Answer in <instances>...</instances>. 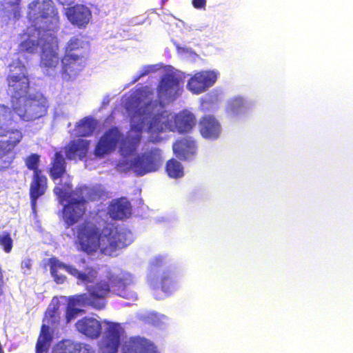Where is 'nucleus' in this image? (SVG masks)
<instances>
[{
    "mask_svg": "<svg viewBox=\"0 0 353 353\" xmlns=\"http://www.w3.org/2000/svg\"><path fill=\"white\" fill-rule=\"evenodd\" d=\"M74 244L79 251L92 254L98 250L112 256L132 242L130 232L119 229L112 223L97 218L85 220L76 227Z\"/></svg>",
    "mask_w": 353,
    "mask_h": 353,
    "instance_id": "f257e3e1",
    "label": "nucleus"
},
{
    "mask_svg": "<svg viewBox=\"0 0 353 353\" xmlns=\"http://www.w3.org/2000/svg\"><path fill=\"white\" fill-rule=\"evenodd\" d=\"M27 18L31 26L19 35L18 52L32 54L41 48L48 32L59 28L60 15L52 0H33L28 6Z\"/></svg>",
    "mask_w": 353,
    "mask_h": 353,
    "instance_id": "f03ea898",
    "label": "nucleus"
},
{
    "mask_svg": "<svg viewBox=\"0 0 353 353\" xmlns=\"http://www.w3.org/2000/svg\"><path fill=\"white\" fill-rule=\"evenodd\" d=\"M124 285V281L117 276H111L108 281L101 280L94 285L87 288V292L73 295L69 297V303L65 309V323L77 317L81 309L75 307H91L97 310H102L107 305V297L111 292V288Z\"/></svg>",
    "mask_w": 353,
    "mask_h": 353,
    "instance_id": "7ed1b4c3",
    "label": "nucleus"
},
{
    "mask_svg": "<svg viewBox=\"0 0 353 353\" xmlns=\"http://www.w3.org/2000/svg\"><path fill=\"white\" fill-rule=\"evenodd\" d=\"M101 196V191L84 186L70 192L68 202L63 208V219L66 228L74 225L86 212L88 201H97Z\"/></svg>",
    "mask_w": 353,
    "mask_h": 353,
    "instance_id": "20e7f679",
    "label": "nucleus"
},
{
    "mask_svg": "<svg viewBox=\"0 0 353 353\" xmlns=\"http://www.w3.org/2000/svg\"><path fill=\"white\" fill-rule=\"evenodd\" d=\"M7 83L12 108L17 112L21 108L30 89L28 71L26 65L21 62L11 63Z\"/></svg>",
    "mask_w": 353,
    "mask_h": 353,
    "instance_id": "39448f33",
    "label": "nucleus"
},
{
    "mask_svg": "<svg viewBox=\"0 0 353 353\" xmlns=\"http://www.w3.org/2000/svg\"><path fill=\"white\" fill-rule=\"evenodd\" d=\"M17 123L14 112L12 110L10 124H8L3 132H0V136L8 137L6 140L0 141V170L8 167L11 162L9 154L22 141L23 132L14 128Z\"/></svg>",
    "mask_w": 353,
    "mask_h": 353,
    "instance_id": "423d86ee",
    "label": "nucleus"
},
{
    "mask_svg": "<svg viewBox=\"0 0 353 353\" xmlns=\"http://www.w3.org/2000/svg\"><path fill=\"white\" fill-rule=\"evenodd\" d=\"M163 163L162 151L158 148L147 149L131 160L130 168L138 176L156 172Z\"/></svg>",
    "mask_w": 353,
    "mask_h": 353,
    "instance_id": "0eeeda50",
    "label": "nucleus"
},
{
    "mask_svg": "<svg viewBox=\"0 0 353 353\" xmlns=\"http://www.w3.org/2000/svg\"><path fill=\"white\" fill-rule=\"evenodd\" d=\"M47 100L42 95H28L22 103L21 108L16 112L23 121H30L46 115Z\"/></svg>",
    "mask_w": 353,
    "mask_h": 353,
    "instance_id": "6e6552de",
    "label": "nucleus"
},
{
    "mask_svg": "<svg viewBox=\"0 0 353 353\" xmlns=\"http://www.w3.org/2000/svg\"><path fill=\"white\" fill-rule=\"evenodd\" d=\"M165 264V260L163 256H157L152 259L150 263V271L153 274L152 285L166 293L172 292L176 289V281L174 279L171 270H166L160 275H156L158 270Z\"/></svg>",
    "mask_w": 353,
    "mask_h": 353,
    "instance_id": "1a4fd4ad",
    "label": "nucleus"
},
{
    "mask_svg": "<svg viewBox=\"0 0 353 353\" xmlns=\"http://www.w3.org/2000/svg\"><path fill=\"white\" fill-rule=\"evenodd\" d=\"M41 50L40 66L46 71L55 69L60 63L59 48L57 39L51 31L46 34Z\"/></svg>",
    "mask_w": 353,
    "mask_h": 353,
    "instance_id": "9d476101",
    "label": "nucleus"
},
{
    "mask_svg": "<svg viewBox=\"0 0 353 353\" xmlns=\"http://www.w3.org/2000/svg\"><path fill=\"white\" fill-rule=\"evenodd\" d=\"M180 79L173 74H166L157 85L159 99L174 101L181 94Z\"/></svg>",
    "mask_w": 353,
    "mask_h": 353,
    "instance_id": "9b49d317",
    "label": "nucleus"
},
{
    "mask_svg": "<svg viewBox=\"0 0 353 353\" xmlns=\"http://www.w3.org/2000/svg\"><path fill=\"white\" fill-rule=\"evenodd\" d=\"M64 14L70 23L79 29H84L92 17L91 10L83 4L71 6L65 10Z\"/></svg>",
    "mask_w": 353,
    "mask_h": 353,
    "instance_id": "f8f14e48",
    "label": "nucleus"
},
{
    "mask_svg": "<svg viewBox=\"0 0 353 353\" xmlns=\"http://www.w3.org/2000/svg\"><path fill=\"white\" fill-rule=\"evenodd\" d=\"M121 139V133L118 128L114 127L107 130L97 143L94 154L98 157H103L105 154L114 151Z\"/></svg>",
    "mask_w": 353,
    "mask_h": 353,
    "instance_id": "ddd939ff",
    "label": "nucleus"
},
{
    "mask_svg": "<svg viewBox=\"0 0 353 353\" xmlns=\"http://www.w3.org/2000/svg\"><path fill=\"white\" fill-rule=\"evenodd\" d=\"M217 78L216 73L212 71L197 72L189 79L187 88L194 94H200L213 85Z\"/></svg>",
    "mask_w": 353,
    "mask_h": 353,
    "instance_id": "4468645a",
    "label": "nucleus"
},
{
    "mask_svg": "<svg viewBox=\"0 0 353 353\" xmlns=\"http://www.w3.org/2000/svg\"><path fill=\"white\" fill-rule=\"evenodd\" d=\"M47 189L48 179L43 171L32 174L29 187V196L32 212H37V200L46 194Z\"/></svg>",
    "mask_w": 353,
    "mask_h": 353,
    "instance_id": "2eb2a0df",
    "label": "nucleus"
},
{
    "mask_svg": "<svg viewBox=\"0 0 353 353\" xmlns=\"http://www.w3.org/2000/svg\"><path fill=\"white\" fill-rule=\"evenodd\" d=\"M83 59L79 57H72L69 54L64 53L61 59V69L60 74L61 78L65 81H70L77 77L83 69Z\"/></svg>",
    "mask_w": 353,
    "mask_h": 353,
    "instance_id": "dca6fc26",
    "label": "nucleus"
},
{
    "mask_svg": "<svg viewBox=\"0 0 353 353\" xmlns=\"http://www.w3.org/2000/svg\"><path fill=\"white\" fill-rule=\"evenodd\" d=\"M123 353H160L150 340L141 337H132L125 343Z\"/></svg>",
    "mask_w": 353,
    "mask_h": 353,
    "instance_id": "f3484780",
    "label": "nucleus"
},
{
    "mask_svg": "<svg viewBox=\"0 0 353 353\" xmlns=\"http://www.w3.org/2000/svg\"><path fill=\"white\" fill-rule=\"evenodd\" d=\"M90 141L76 139L68 142L64 148L65 158L69 160H83L88 155Z\"/></svg>",
    "mask_w": 353,
    "mask_h": 353,
    "instance_id": "a211bd4d",
    "label": "nucleus"
},
{
    "mask_svg": "<svg viewBox=\"0 0 353 353\" xmlns=\"http://www.w3.org/2000/svg\"><path fill=\"white\" fill-rule=\"evenodd\" d=\"M172 117L174 121L171 120V132H188L196 125L194 114L188 110H182Z\"/></svg>",
    "mask_w": 353,
    "mask_h": 353,
    "instance_id": "6ab92c4d",
    "label": "nucleus"
},
{
    "mask_svg": "<svg viewBox=\"0 0 353 353\" xmlns=\"http://www.w3.org/2000/svg\"><path fill=\"white\" fill-rule=\"evenodd\" d=\"M153 91L147 85L138 88L130 97V102L134 105V108H141L143 105L145 110H149L150 107L158 105L156 101H152Z\"/></svg>",
    "mask_w": 353,
    "mask_h": 353,
    "instance_id": "aec40b11",
    "label": "nucleus"
},
{
    "mask_svg": "<svg viewBox=\"0 0 353 353\" xmlns=\"http://www.w3.org/2000/svg\"><path fill=\"white\" fill-rule=\"evenodd\" d=\"M172 120L165 110L157 112L150 117L148 123V132L150 133H160L166 130L171 131Z\"/></svg>",
    "mask_w": 353,
    "mask_h": 353,
    "instance_id": "412c9836",
    "label": "nucleus"
},
{
    "mask_svg": "<svg viewBox=\"0 0 353 353\" xmlns=\"http://www.w3.org/2000/svg\"><path fill=\"white\" fill-rule=\"evenodd\" d=\"M199 132L203 137L216 139L219 137L221 128L219 123L212 115H204L199 122Z\"/></svg>",
    "mask_w": 353,
    "mask_h": 353,
    "instance_id": "4be33fe9",
    "label": "nucleus"
},
{
    "mask_svg": "<svg viewBox=\"0 0 353 353\" xmlns=\"http://www.w3.org/2000/svg\"><path fill=\"white\" fill-rule=\"evenodd\" d=\"M176 157L181 159H190L196 152L195 141L191 137H183L176 141L172 145Z\"/></svg>",
    "mask_w": 353,
    "mask_h": 353,
    "instance_id": "5701e85b",
    "label": "nucleus"
},
{
    "mask_svg": "<svg viewBox=\"0 0 353 353\" xmlns=\"http://www.w3.org/2000/svg\"><path fill=\"white\" fill-rule=\"evenodd\" d=\"M75 325L79 332L91 339H97L101 334V323L94 318L83 317L79 319Z\"/></svg>",
    "mask_w": 353,
    "mask_h": 353,
    "instance_id": "b1692460",
    "label": "nucleus"
},
{
    "mask_svg": "<svg viewBox=\"0 0 353 353\" xmlns=\"http://www.w3.org/2000/svg\"><path fill=\"white\" fill-rule=\"evenodd\" d=\"M83 36L81 34L72 37L65 46L64 53L83 59L88 54L89 44L88 41H83Z\"/></svg>",
    "mask_w": 353,
    "mask_h": 353,
    "instance_id": "393cba45",
    "label": "nucleus"
},
{
    "mask_svg": "<svg viewBox=\"0 0 353 353\" xmlns=\"http://www.w3.org/2000/svg\"><path fill=\"white\" fill-rule=\"evenodd\" d=\"M48 172L50 179L56 181L61 179L67 174V162L61 152H55L50 160Z\"/></svg>",
    "mask_w": 353,
    "mask_h": 353,
    "instance_id": "a878e982",
    "label": "nucleus"
},
{
    "mask_svg": "<svg viewBox=\"0 0 353 353\" xmlns=\"http://www.w3.org/2000/svg\"><path fill=\"white\" fill-rule=\"evenodd\" d=\"M110 217L114 219H123L130 216L131 205L129 201L121 197L110 203L108 208Z\"/></svg>",
    "mask_w": 353,
    "mask_h": 353,
    "instance_id": "bb28decb",
    "label": "nucleus"
},
{
    "mask_svg": "<svg viewBox=\"0 0 353 353\" xmlns=\"http://www.w3.org/2000/svg\"><path fill=\"white\" fill-rule=\"evenodd\" d=\"M51 353H93V351L88 345L67 341L56 345Z\"/></svg>",
    "mask_w": 353,
    "mask_h": 353,
    "instance_id": "cd10ccee",
    "label": "nucleus"
},
{
    "mask_svg": "<svg viewBox=\"0 0 353 353\" xmlns=\"http://www.w3.org/2000/svg\"><path fill=\"white\" fill-rule=\"evenodd\" d=\"M65 271L69 274L76 277L80 281L84 283H92L97 277V270L92 268V266H86L84 272H81L72 265H65Z\"/></svg>",
    "mask_w": 353,
    "mask_h": 353,
    "instance_id": "c85d7f7f",
    "label": "nucleus"
},
{
    "mask_svg": "<svg viewBox=\"0 0 353 353\" xmlns=\"http://www.w3.org/2000/svg\"><path fill=\"white\" fill-rule=\"evenodd\" d=\"M120 345V334L115 328H110L102 341L101 349L105 353H115Z\"/></svg>",
    "mask_w": 353,
    "mask_h": 353,
    "instance_id": "c756f323",
    "label": "nucleus"
},
{
    "mask_svg": "<svg viewBox=\"0 0 353 353\" xmlns=\"http://www.w3.org/2000/svg\"><path fill=\"white\" fill-rule=\"evenodd\" d=\"M52 336L48 325L42 324L40 334L36 343V353L48 352L51 345Z\"/></svg>",
    "mask_w": 353,
    "mask_h": 353,
    "instance_id": "7c9ffc66",
    "label": "nucleus"
},
{
    "mask_svg": "<svg viewBox=\"0 0 353 353\" xmlns=\"http://www.w3.org/2000/svg\"><path fill=\"white\" fill-rule=\"evenodd\" d=\"M60 303L57 298H53L48 307L43 321L48 324L55 325L60 322Z\"/></svg>",
    "mask_w": 353,
    "mask_h": 353,
    "instance_id": "2f4dec72",
    "label": "nucleus"
},
{
    "mask_svg": "<svg viewBox=\"0 0 353 353\" xmlns=\"http://www.w3.org/2000/svg\"><path fill=\"white\" fill-rule=\"evenodd\" d=\"M96 128L95 122L90 117H84L75 126L77 136L79 137H89Z\"/></svg>",
    "mask_w": 353,
    "mask_h": 353,
    "instance_id": "473e14b6",
    "label": "nucleus"
},
{
    "mask_svg": "<svg viewBox=\"0 0 353 353\" xmlns=\"http://www.w3.org/2000/svg\"><path fill=\"white\" fill-rule=\"evenodd\" d=\"M165 170L166 174L171 179H180L184 175V168L181 163L174 158L167 161Z\"/></svg>",
    "mask_w": 353,
    "mask_h": 353,
    "instance_id": "72a5a7b5",
    "label": "nucleus"
},
{
    "mask_svg": "<svg viewBox=\"0 0 353 353\" xmlns=\"http://www.w3.org/2000/svg\"><path fill=\"white\" fill-rule=\"evenodd\" d=\"M48 261L50 266V274L54 277V281L59 283L65 282L66 277L64 275L59 274L58 270L60 269L65 270L66 264L61 262L56 257H52Z\"/></svg>",
    "mask_w": 353,
    "mask_h": 353,
    "instance_id": "f704fd0d",
    "label": "nucleus"
},
{
    "mask_svg": "<svg viewBox=\"0 0 353 353\" xmlns=\"http://www.w3.org/2000/svg\"><path fill=\"white\" fill-rule=\"evenodd\" d=\"M11 110L9 106L0 103V132H5L11 121Z\"/></svg>",
    "mask_w": 353,
    "mask_h": 353,
    "instance_id": "c9c22d12",
    "label": "nucleus"
},
{
    "mask_svg": "<svg viewBox=\"0 0 353 353\" xmlns=\"http://www.w3.org/2000/svg\"><path fill=\"white\" fill-rule=\"evenodd\" d=\"M25 163L28 170H32V174L39 173L41 169L39 168L40 156L37 153L29 154L25 159Z\"/></svg>",
    "mask_w": 353,
    "mask_h": 353,
    "instance_id": "e433bc0d",
    "label": "nucleus"
},
{
    "mask_svg": "<svg viewBox=\"0 0 353 353\" xmlns=\"http://www.w3.org/2000/svg\"><path fill=\"white\" fill-rule=\"evenodd\" d=\"M245 103L244 100L241 97H235L231 99L228 103L227 110L231 112V114H237L241 110L244 108Z\"/></svg>",
    "mask_w": 353,
    "mask_h": 353,
    "instance_id": "4c0bfd02",
    "label": "nucleus"
},
{
    "mask_svg": "<svg viewBox=\"0 0 353 353\" xmlns=\"http://www.w3.org/2000/svg\"><path fill=\"white\" fill-rule=\"evenodd\" d=\"M0 245L6 253H10L13 248V239L9 232L0 234Z\"/></svg>",
    "mask_w": 353,
    "mask_h": 353,
    "instance_id": "58836bf2",
    "label": "nucleus"
},
{
    "mask_svg": "<svg viewBox=\"0 0 353 353\" xmlns=\"http://www.w3.org/2000/svg\"><path fill=\"white\" fill-rule=\"evenodd\" d=\"M192 5L195 9L205 10L207 5V0H192Z\"/></svg>",
    "mask_w": 353,
    "mask_h": 353,
    "instance_id": "ea45409f",
    "label": "nucleus"
},
{
    "mask_svg": "<svg viewBox=\"0 0 353 353\" xmlns=\"http://www.w3.org/2000/svg\"><path fill=\"white\" fill-rule=\"evenodd\" d=\"M13 8L14 17H19L20 16L19 3L20 0H14L13 3H8Z\"/></svg>",
    "mask_w": 353,
    "mask_h": 353,
    "instance_id": "a19ab883",
    "label": "nucleus"
},
{
    "mask_svg": "<svg viewBox=\"0 0 353 353\" xmlns=\"http://www.w3.org/2000/svg\"><path fill=\"white\" fill-rule=\"evenodd\" d=\"M32 265V262L30 259H26L21 262V266L23 269L30 270Z\"/></svg>",
    "mask_w": 353,
    "mask_h": 353,
    "instance_id": "79ce46f5",
    "label": "nucleus"
},
{
    "mask_svg": "<svg viewBox=\"0 0 353 353\" xmlns=\"http://www.w3.org/2000/svg\"><path fill=\"white\" fill-rule=\"evenodd\" d=\"M149 73V71L148 70H146V71H144L143 72H141L140 74H139V75L134 78L133 82L135 83L137 82V81H138L139 79H141V77H145V75H147Z\"/></svg>",
    "mask_w": 353,
    "mask_h": 353,
    "instance_id": "37998d69",
    "label": "nucleus"
},
{
    "mask_svg": "<svg viewBox=\"0 0 353 353\" xmlns=\"http://www.w3.org/2000/svg\"><path fill=\"white\" fill-rule=\"evenodd\" d=\"M3 276L0 268V295L3 293Z\"/></svg>",
    "mask_w": 353,
    "mask_h": 353,
    "instance_id": "c03bdc74",
    "label": "nucleus"
},
{
    "mask_svg": "<svg viewBox=\"0 0 353 353\" xmlns=\"http://www.w3.org/2000/svg\"><path fill=\"white\" fill-rule=\"evenodd\" d=\"M60 4L62 5H70L73 3L74 0H57Z\"/></svg>",
    "mask_w": 353,
    "mask_h": 353,
    "instance_id": "a18cd8bd",
    "label": "nucleus"
},
{
    "mask_svg": "<svg viewBox=\"0 0 353 353\" xmlns=\"http://www.w3.org/2000/svg\"><path fill=\"white\" fill-rule=\"evenodd\" d=\"M54 190L55 194H57V195H60L63 192V190L59 188H55Z\"/></svg>",
    "mask_w": 353,
    "mask_h": 353,
    "instance_id": "49530a36",
    "label": "nucleus"
},
{
    "mask_svg": "<svg viewBox=\"0 0 353 353\" xmlns=\"http://www.w3.org/2000/svg\"><path fill=\"white\" fill-rule=\"evenodd\" d=\"M0 353H5L3 349L2 348L1 343H0Z\"/></svg>",
    "mask_w": 353,
    "mask_h": 353,
    "instance_id": "de8ad7c7",
    "label": "nucleus"
},
{
    "mask_svg": "<svg viewBox=\"0 0 353 353\" xmlns=\"http://www.w3.org/2000/svg\"><path fill=\"white\" fill-rule=\"evenodd\" d=\"M166 0H163V3H165Z\"/></svg>",
    "mask_w": 353,
    "mask_h": 353,
    "instance_id": "09e8293b",
    "label": "nucleus"
}]
</instances>
